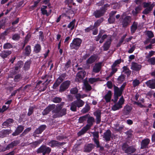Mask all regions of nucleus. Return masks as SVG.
Returning a JSON list of instances; mask_svg holds the SVG:
<instances>
[{
    "instance_id": "obj_27",
    "label": "nucleus",
    "mask_w": 155,
    "mask_h": 155,
    "mask_svg": "<svg viewBox=\"0 0 155 155\" xmlns=\"http://www.w3.org/2000/svg\"><path fill=\"white\" fill-rule=\"evenodd\" d=\"M111 40L110 38L107 39L103 46L104 51H106L109 49L111 43Z\"/></svg>"
},
{
    "instance_id": "obj_47",
    "label": "nucleus",
    "mask_w": 155,
    "mask_h": 155,
    "mask_svg": "<svg viewBox=\"0 0 155 155\" xmlns=\"http://www.w3.org/2000/svg\"><path fill=\"white\" fill-rule=\"evenodd\" d=\"M12 132V131L11 130L6 129L2 130L1 133L3 135L5 136L11 133Z\"/></svg>"
},
{
    "instance_id": "obj_6",
    "label": "nucleus",
    "mask_w": 155,
    "mask_h": 155,
    "mask_svg": "<svg viewBox=\"0 0 155 155\" xmlns=\"http://www.w3.org/2000/svg\"><path fill=\"white\" fill-rule=\"evenodd\" d=\"M122 149L124 151L125 153L131 154L134 153L136 149L132 146H129L126 143H124L122 146Z\"/></svg>"
},
{
    "instance_id": "obj_5",
    "label": "nucleus",
    "mask_w": 155,
    "mask_h": 155,
    "mask_svg": "<svg viewBox=\"0 0 155 155\" xmlns=\"http://www.w3.org/2000/svg\"><path fill=\"white\" fill-rule=\"evenodd\" d=\"M82 40L79 38H74L70 44V48L72 49L77 50L81 46Z\"/></svg>"
},
{
    "instance_id": "obj_56",
    "label": "nucleus",
    "mask_w": 155,
    "mask_h": 155,
    "mask_svg": "<svg viewBox=\"0 0 155 155\" xmlns=\"http://www.w3.org/2000/svg\"><path fill=\"white\" fill-rule=\"evenodd\" d=\"M134 104L137 105L138 106H139L140 107H147V105H146L145 104H141V103L137 102H134Z\"/></svg>"
},
{
    "instance_id": "obj_51",
    "label": "nucleus",
    "mask_w": 155,
    "mask_h": 155,
    "mask_svg": "<svg viewBox=\"0 0 155 155\" xmlns=\"http://www.w3.org/2000/svg\"><path fill=\"white\" fill-rule=\"evenodd\" d=\"M20 38V35L18 34H15L12 36V38L14 40H18Z\"/></svg>"
},
{
    "instance_id": "obj_13",
    "label": "nucleus",
    "mask_w": 155,
    "mask_h": 155,
    "mask_svg": "<svg viewBox=\"0 0 155 155\" xmlns=\"http://www.w3.org/2000/svg\"><path fill=\"white\" fill-rule=\"evenodd\" d=\"M105 12V8H101L100 9L96 10L94 11L93 15L96 18H99L103 16Z\"/></svg>"
},
{
    "instance_id": "obj_17",
    "label": "nucleus",
    "mask_w": 155,
    "mask_h": 155,
    "mask_svg": "<svg viewBox=\"0 0 155 155\" xmlns=\"http://www.w3.org/2000/svg\"><path fill=\"white\" fill-rule=\"evenodd\" d=\"M86 74V72L84 70L78 72L76 75V81H79L83 79L85 77Z\"/></svg>"
},
{
    "instance_id": "obj_59",
    "label": "nucleus",
    "mask_w": 155,
    "mask_h": 155,
    "mask_svg": "<svg viewBox=\"0 0 155 155\" xmlns=\"http://www.w3.org/2000/svg\"><path fill=\"white\" fill-rule=\"evenodd\" d=\"M61 83L59 81H58L56 80L53 84L52 86V88L54 89H56V88Z\"/></svg>"
},
{
    "instance_id": "obj_58",
    "label": "nucleus",
    "mask_w": 155,
    "mask_h": 155,
    "mask_svg": "<svg viewBox=\"0 0 155 155\" xmlns=\"http://www.w3.org/2000/svg\"><path fill=\"white\" fill-rule=\"evenodd\" d=\"M61 100V98L59 97H55L53 99V102L55 103H59L60 102Z\"/></svg>"
},
{
    "instance_id": "obj_26",
    "label": "nucleus",
    "mask_w": 155,
    "mask_h": 155,
    "mask_svg": "<svg viewBox=\"0 0 155 155\" xmlns=\"http://www.w3.org/2000/svg\"><path fill=\"white\" fill-rule=\"evenodd\" d=\"M54 105H51L46 107L42 112L43 115L48 114L51 110L54 109L55 108Z\"/></svg>"
},
{
    "instance_id": "obj_44",
    "label": "nucleus",
    "mask_w": 155,
    "mask_h": 155,
    "mask_svg": "<svg viewBox=\"0 0 155 155\" xmlns=\"http://www.w3.org/2000/svg\"><path fill=\"white\" fill-rule=\"evenodd\" d=\"M25 55H28L30 54L31 51L30 46L29 45L27 46L25 48Z\"/></svg>"
},
{
    "instance_id": "obj_30",
    "label": "nucleus",
    "mask_w": 155,
    "mask_h": 155,
    "mask_svg": "<svg viewBox=\"0 0 155 155\" xmlns=\"http://www.w3.org/2000/svg\"><path fill=\"white\" fill-rule=\"evenodd\" d=\"M12 53L11 51H4L0 54V56L3 58H5L7 57Z\"/></svg>"
},
{
    "instance_id": "obj_39",
    "label": "nucleus",
    "mask_w": 155,
    "mask_h": 155,
    "mask_svg": "<svg viewBox=\"0 0 155 155\" xmlns=\"http://www.w3.org/2000/svg\"><path fill=\"white\" fill-rule=\"evenodd\" d=\"M104 20V18H101L100 19L97 20L94 23V26H93L94 28L97 27H98L100 24L102 23Z\"/></svg>"
},
{
    "instance_id": "obj_9",
    "label": "nucleus",
    "mask_w": 155,
    "mask_h": 155,
    "mask_svg": "<svg viewBox=\"0 0 155 155\" xmlns=\"http://www.w3.org/2000/svg\"><path fill=\"white\" fill-rule=\"evenodd\" d=\"M132 20L131 17L130 16H126L124 17H122L121 21L122 27L126 28L128 26Z\"/></svg>"
},
{
    "instance_id": "obj_20",
    "label": "nucleus",
    "mask_w": 155,
    "mask_h": 155,
    "mask_svg": "<svg viewBox=\"0 0 155 155\" xmlns=\"http://www.w3.org/2000/svg\"><path fill=\"white\" fill-rule=\"evenodd\" d=\"M20 143L19 140H14L11 143L7 145L5 148V150H8L10 149L13 148L14 147L16 146Z\"/></svg>"
},
{
    "instance_id": "obj_52",
    "label": "nucleus",
    "mask_w": 155,
    "mask_h": 155,
    "mask_svg": "<svg viewBox=\"0 0 155 155\" xmlns=\"http://www.w3.org/2000/svg\"><path fill=\"white\" fill-rule=\"evenodd\" d=\"M147 35L149 38H153L154 36V34L153 32L150 31H148L147 32Z\"/></svg>"
},
{
    "instance_id": "obj_63",
    "label": "nucleus",
    "mask_w": 155,
    "mask_h": 155,
    "mask_svg": "<svg viewBox=\"0 0 155 155\" xmlns=\"http://www.w3.org/2000/svg\"><path fill=\"white\" fill-rule=\"evenodd\" d=\"M9 107V106H6V105H3L2 108H0V112H3L6 110Z\"/></svg>"
},
{
    "instance_id": "obj_21",
    "label": "nucleus",
    "mask_w": 155,
    "mask_h": 155,
    "mask_svg": "<svg viewBox=\"0 0 155 155\" xmlns=\"http://www.w3.org/2000/svg\"><path fill=\"white\" fill-rule=\"evenodd\" d=\"M20 143L19 140H14L11 143L7 145L5 148V150H8L10 149L13 148L14 147L16 146Z\"/></svg>"
},
{
    "instance_id": "obj_49",
    "label": "nucleus",
    "mask_w": 155,
    "mask_h": 155,
    "mask_svg": "<svg viewBox=\"0 0 155 155\" xmlns=\"http://www.w3.org/2000/svg\"><path fill=\"white\" fill-rule=\"evenodd\" d=\"M98 78H90L89 79L88 81L91 84H93L94 82H97L99 80Z\"/></svg>"
},
{
    "instance_id": "obj_61",
    "label": "nucleus",
    "mask_w": 155,
    "mask_h": 155,
    "mask_svg": "<svg viewBox=\"0 0 155 155\" xmlns=\"http://www.w3.org/2000/svg\"><path fill=\"white\" fill-rule=\"evenodd\" d=\"M34 107H30L28 109V111L27 115L28 116H30L33 113Z\"/></svg>"
},
{
    "instance_id": "obj_41",
    "label": "nucleus",
    "mask_w": 155,
    "mask_h": 155,
    "mask_svg": "<svg viewBox=\"0 0 155 155\" xmlns=\"http://www.w3.org/2000/svg\"><path fill=\"white\" fill-rule=\"evenodd\" d=\"M66 76V73L62 74L59 77L57 80L61 83L63 81Z\"/></svg>"
},
{
    "instance_id": "obj_18",
    "label": "nucleus",
    "mask_w": 155,
    "mask_h": 155,
    "mask_svg": "<svg viewBox=\"0 0 155 155\" xmlns=\"http://www.w3.org/2000/svg\"><path fill=\"white\" fill-rule=\"evenodd\" d=\"M103 136V138L106 141H109L112 137L111 132L110 130L108 129L104 133Z\"/></svg>"
},
{
    "instance_id": "obj_31",
    "label": "nucleus",
    "mask_w": 155,
    "mask_h": 155,
    "mask_svg": "<svg viewBox=\"0 0 155 155\" xmlns=\"http://www.w3.org/2000/svg\"><path fill=\"white\" fill-rule=\"evenodd\" d=\"M132 109V107L128 105H126L124 107V113L125 115H128Z\"/></svg>"
},
{
    "instance_id": "obj_60",
    "label": "nucleus",
    "mask_w": 155,
    "mask_h": 155,
    "mask_svg": "<svg viewBox=\"0 0 155 155\" xmlns=\"http://www.w3.org/2000/svg\"><path fill=\"white\" fill-rule=\"evenodd\" d=\"M21 75L20 74H18L16 75L14 78V80L15 82L19 81L20 79Z\"/></svg>"
},
{
    "instance_id": "obj_40",
    "label": "nucleus",
    "mask_w": 155,
    "mask_h": 155,
    "mask_svg": "<svg viewBox=\"0 0 155 155\" xmlns=\"http://www.w3.org/2000/svg\"><path fill=\"white\" fill-rule=\"evenodd\" d=\"M90 107L88 104H86L85 107L83 108L81 111L83 113H85L88 112L90 110Z\"/></svg>"
},
{
    "instance_id": "obj_34",
    "label": "nucleus",
    "mask_w": 155,
    "mask_h": 155,
    "mask_svg": "<svg viewBox=\"0 0 155 155\" xmlns=\"http://www.w3.org/2000/svg\"><path fill=\"white\" fill-rule=\"evenodd\" d=\"M142 8V7L140 5L136 7L134 10L132 11V13L133 15H136L141 11Z\"/></svg>"
},
{
    "instance_id": "obj_12",
    "label": "nucleus",
    "mask_w": 155,
    "mask_h": 155,
    "mask_svg": "<svg viewBox=\"0 0 155 155\" xmlns=\"http://www.w3.org/2000/svg\"><path fill=\"white\" fill-rule=\"evenodd\" d=\"M150 74L152 76L155 77V70L152 72ZM145 84L150 88L152 89L155 88V79L149 80Z\"/></svg>"
},
{
    "instance_id": "obj_55",
    "label": "nucleus",
    "mask_w": 155,
    "mask_h": 155,
    "mask_svg": "<svg viewBox=\"0 0 155 155\" xmlns=\"http://www.w3.org/2000/svg\"><path fill=\"white\" fill-rule=\"evenodd\" d=\"M70 93L73 94H76L78 92V90L76 87H74L71 88L70 91Z\"/></svg>"
},
{
    "instance_id": "obj_43",
    "label": "nucleus",
    "mask_w": 155,
    "mask_h": 155,
    "mask_svg": "<svg viewBox=\"0 0 155 155\" xmlns=\"http://www.w3.org/2000/svg\"><path fill=\"white\" fill-rule=\"evenodd\" d=\"M125 76L123 74H121L117 78L118 83L119 84L122 83L125 79Z\"/></svg>"
},
{
    "instance_id": "obj_11",
    "label": "nucleus",
    "mask_w": 155,
    "mask_h": 155,
    "mask_svg": "<svg viewBox=\"0 0 155 155\" xmlns=\"http://www.w3.org/2000/svg\"><path fill=\"white\" fill-rule=\"evenodd\" d=\"M71 83L70 81L68 80L66 81L63 82L60 86L59 91L60 92H62L65 91L68 88Z\"/></svg>"
},
{
    "instance_id": "obj_22",
    "label": "nucleus",
    "mask_w": 155,
    "mask_h": 155,
    "mask_svg": "<svg viewBox=\"0 0 155 155\" xmlns=\"http://www.w3.org/2000/svg\"><path fill=\"white\" fill-rule=\"evenodd\" d=\"M102 64V62L96 63L93 67L92 71L95 73H98L101 70Z\"/></svg>"
},
{
    "instance_id": "obj_48",
    "label": "nucleus",
    "mask_w": 155,
    "mask_h": 155,
    "mask_svg": "<svg viewBox=\"0 0 155 155\" xmlns=\"http://www.w3.org/2000/svg\"><path fill=\"white\" fill-rule=\"evenodd\" d=\"M12 45L10 43H7L4 45L3 48L4 49H9L12 48Z\"/></svg>"
},
{
    "instance_id": "obj_25",
    "label": "nucleus",
    "mask_w": 155,
    "mask_h": 155,
    "mask_svg": "<svg viewBox=\"0 0 155 155\" xmlns=\"http://www.w3.org/2000/svg\"><path fill=\"white\" fill-rule=\"evenodd\" d=\"M150 142V140L148 138L143 140L141 143V148L145 149L147 147Z\"/></svg>"
},
{
    "instance_id": "obj_10",
    "label": "nucleus",
    "mask_w": 155,
    "mask_h": 155,
    "mask_svg": "<svg viewBox=\"0 0 155 155\" xmlns=\"http://www.w3.org/2000/svg\"><path fill=\"white\" fill-rule=\"evenodd\" d=\"M124 100L122 96L119 100L118 102L116 103L112 107V109L113 110H116L121 108L124 104Z\"/></svg>"
},
{
    "instance_id": "obj_3",
    "label": "nucleus",
    "mask_w": 155,
    "mask_h": 155,
    "mask_svg": "<svg viewBox=\"0 0 155 155\" xmlns=\"http://www.w3.org/2000/svg\"><path fill=\"white\" fill-rule=\"evenodd\" d=\"M84 104V102L81 100L75 101L70 104V109L72 111H76L77 107L79 108L82 107Z\"/></svg>"
},
{
    "instance_id": "obj_38",
    "label": "nucleus",
    "mask_w": 155,
    "mask_h": 155,
    "mask_svg": "<svg viewBox=\"0 0 155 155\" xmlns=\"http://www.w3.org/2000/svg\"><path fill=\"white\" fill-rule=\"evenodd\" d=\"M123 72L127 74V76H129L130 74L131 71L127 68V66H124L123 68Z\"/></svg>"
},
{
    "instance_id": "obj_53",
    "label": "nucleus",
    "mask_w": 155,
    "mask_h": 155,
    "mask_svg": "<svg viewBox=\"0 0 155 155\" xmlns=\"http://www.w3.org/2000/svg\"><path fill=\"white\" fill-rule=\"evenodd\" d=\"M140 84V82L138 80L136 79L133 81L132 84L134 87L138 86Z\"/></svg>"
},
{
    "instance_id": "obj_19",
    "label": "nucleus",
    "mask_w": 155,
    "mask_h": 155,
    "mask_svg": "<svg viewBox=\"0 0 155 155\" xmlns=\"http://www.w3.org/2000/svg\"><path fill=\"white\" fill-rule=\"evenodd\" d=\"M14 120L11 118H9L4 122L2 124L3 127L6 128L8 127L14 123Z\"/></svg>"
},
{
    "instance_id": "obj_8",
    "label": "nucleus",
    "mask_w": 155,
    "mask_h": 155,
    "mask_svg": "<svg viewBox=\"0 0 155 155\" xmlns=\"http://www.w3.org/2000/svg\"><path fill=\"white\" fill-rule=\"evenodd\" d=\"M51 149L45 145H42L37 150L36 152L38 153H42L43 155L46 153L49 154L51 151Z\"/></svg>"
},
{
    "instance_id": "obj_32",
    "label": "nucleus",
    "mask_w": 155,
    "mask_h": 155,
    "mask_svg": "<svg viewBox=\"0 0 155 155\" xmlns=\"http://www.w3.org/2000/svg\"><path fill=\"white\" fill-rule=\"evenodd\" d=\"M112 96L111 91H109L105 95L104 98L106 100V102H108L110 101Z\"/></svg>"
},
{
    "instance_id": "obj_33",
    "label": "nucleus",
    "mask_w": 155,
    "mask_h": 155,
    "mask_svg": "<svg viewBox=\"0 0 155 155\" xmlns=\"http://www.w3.org/2000/svg\"><path fill=\"white\" fill-rule=\"evenodd\" d=\"M97 58L94 55H91L86 61L87 64H91L94 62L96 60Z\"/></svg>"
},
{
    "instance_id": "obj_1",
    "label": "nucleus",
    "mask_w": 155,
    "mask_h": 155,
    "mask_svg": "<svg viewBox=\"0 0 155 155\" xmlns=\"http://www.w3.org/2000/svg\"><path fill=\"white\" fill-rule=\"evenodd\" d=\"M64 103H62L60 104H58L55 108L52 111L53 117L56 118L58 117H61L66 114V109L64 108L62 109Z\"/></svg>"
},
{
    "instance_id": "obj_15",
    "label": "nucleus",
    "mask_w": 155,
    "mask_h": 155,
    "mask_svg": "<svg viewBox=\"0 0 155 155\" xmlns=\"http://www.w3.org/2000/svg\"><path fill=\"white\" fill-rule=\"evenodd\" d=\"M64 143H61L55 140H52L50 141L48 143V145L51 147H58L63 145Z\"/></svg>"
},
{
    "instance_id": "obj_35",
    "label": "nucleus",
    "mask_w": 155,
    "mask_h": 155,
    "mask_svg": "<svg viewBox=\"0 0 155 155\" xmlns=\"http://www.w3.org/2000/svg\"><path fill=\"white\" fill-rule=\"evenodd\" d=\"M23 64V63L22 61H19L15 65V70L17 71L20 69L21 68Z\"/></svg>"
},
{
    "instance_id": "obj_50",
    "label": "nucleus",
    "mask_w": 155,
    "mask_h": 155,
    "mask_svg": "<svg viewBox=\"0 0 155 155\" xmlns=\"http://www.w3.org/2000/svg\"><path fill=\"white\" fill-rule=\"evenodd\" d=\"M148 62L151 64L154 65L155 64V57H153L148 58Z\"/></svg>"
},
{
    "instance_id": "obj_4",
    "label": "nucleus",
    "mask_w": 155,
    "mask_h": 155,
    "mask_svg": "<svg viewBox=\"0 0 155 155\" xmlns=\"http://www.w3.org/2000/svg\"><path fill=\"white\" fill-rule=\"evenodd\" d=\"M143 5V7L145 8L142 12V13L145 15H147L150 13L155 6V4L153 3L151 4V2H144Z\"/></svg>"
},
{
    "instance_id": "obj_24",
    "label": "nucleus",
    "mask_w": 155,
    "mask_h": 155,
    "mask_svg": "<svg viewBox=\"0 0 155 155\" xmlns=\"http://www.w3.org/2000/svg\"><path fill=\"white\" fill-rule=\"evenodd\" d=\"M24 129V127L22 125H19L16 129L15 131L12 134L13 136H16L18 135L21 133Z\"/></svg>"
},
{
    "instance_id": "obj_28",
    "label": "nucleus",
    "mask_w": 155,
    "mask_h": 155,
    "mask_svg": "<svg viewBox=\"0 0 155 155\" xmlns=\"http://www.w3.org/2000/svg\"><path fill=\"white\" fill-rule=\"evenodd\" d=\"M138 23L136 21H134L130 26V32L131 33L133 34L136 31L137 28Z\"/></svg>"
},
{
    "instance_id": "obj_42",
    "label": "nucleus",
    "mask_w": 155,
    "mask_h": 155,
    "mask_svg": "<svg viewBox=\"0 0 155 155\" xmlns=\"http://www.w3.org/2000/svg\"><path fill=\"white\" fill-rule=\"evenodd\" d=\"M124 128V125L120 126L119 124H117L115 127V130L120 132Z\"/></svg>"
},
{
    "instance_id": "obj_37",
    "label": "nucleus",
    "mask_w": 155,
    "mask_h": 155,
    "mask_svg": "<svg viewBox=\"0 0 155 155\" xmlns=\"http://www.w3.org/2000/svg\"><path fill=\"white\" fill-rule=\"evenodd\" d=\"M41 50V46L39 44H36L34 48V51L36 53L40 52Z\"/></svg>"
},
{
    "instance_id": "obj_7",
    "label": "nucleus",
    "mask_w": 155,
    "mask_h": 155,
    "mask_svg": "<svg viewBox=\"0 0 155 155\" xmlns=\"http://www.w3.org/2000/svg\"><path fill=\"white\" fill-rule=\"evenodd\" d=\"M126 85V83L124 82L120 88L117 86H114V94L121 96L124 90Z\"/></svg>"
},
{
    "instance_id": "obj_36",
    "label": "nucleus",
    "mask_w": 155,
    "mask_h": 155,
    "mask_svg": "<svg viewBox=\"0 0 155 155\" xmlns=\"http://www.w3.org/2000/svg\"><path fill=\"white\" fill-rule=\"evenodd\" d=\"M43 141L42 139H39L38 140L35 141L32 143H30L31 146L34 148L36 147L37 146L40 144Z\"/></svg>"
},
{
    "instance_id": "obj_2",
    "label": "nucleus",
    "mask_w": 155,
    "mask_h": 155,
    "mask_svg": "<svg viewBox=\"0 0 155 155\" xmlns=\"http://www.w3.org/2000/svg\"><path fill=\"white\" fill-rule=\"evenodd\" d=\"M87 124L78 132V135L79 136L83 135L90 128V127L92 126L93 124V123L94 122V119L93 117H87Z\"/></svg>"
},
{
    "instance_id": "obj_62",
    "label": "nucleus",
    "mask_w": 155,
    "mask_h": 155,
    "mask_svg": "<svg viewBox=\"0 0 155 155\" xmlns=\"http://www.w3.org/2000/svg\"><path fill=\"white\" fill-rule=\"evenodd\" d=\"M30 62L29 61H27L25 62L24 66V68L25 69H28L30 68Z\"/></svg>"
},
{
    "instance_id": "obj_23",
    "label": "nucleus",
    "mask_w": 155,
    "mask_h": 155,
    "mask_svg": "<svg viewBox=\"0 0 155 155\" xmlns=\"http://www.w3.org/2000/svg\"><path fill=\"white\" fill-rule=\"evenodd\" d=\"M45 125H42L36 129L34 132V134H41L46 128ZM35 134H34L33 135Z\"/></svg>"
},
{
    "instance_id": "obj_45",
    "label": "nucleus",
    "mask_w": 155,
    "mask_h": 155,
    "mask_svg": "<svg viewBox=\"0 0 155 155\" xmlns=\"http://www.w3.org/2000/svg\"><path fill=\"white\" fill-rule=\"evenodd\" d=\"M88 115H85L79 117V122L81 123H83L86 120L87 118Z\"/></svg>"
},
{
    "instance_id": "obj_46",
    "label": "nucleus",
    "mask_w": 155,
    "mask_h": 155,
    "mask_svg": "<svg viewBox=\"0 0 155 155\" xmlns=\"http://www.w3.org/2000/svg\"><path fill=\"white\" fill-rule=\"evenodd\" d=\"M75 22V21L74 20L71 22L68 25V28H70L71 30L73 29L74 27Z\"/></svg>"
},
{
    "instance_id": "obj_57",
    "label": "nucleus",
    "mask_w": 155,
    "mask_h": 155,
    "mask_svg": "<svg viewBox=\"0 0 155 155\" xmlns=\"http://www.w3.org/2000/svg\"><path fill=\"white\" fill-rule=\"evenodd\" d=\"M92 134L94 137L93 139H98L99 135L98 132H93L92 133Z\"/></svg>"
},
{
    "instance_id": "obj_14",
    "label": "nucleus",
    "mask_w": 155,
    "mask_h": 155,
    "mask_svg": "<svg viewBox=\"0 0 155 155\" xmlns=\"http://www.w3.org/2000/svg\"><path fill=\"white\" fill-rule=\"evenodd\" d=\"M95 145L93 143L86 144L84 146L83 152L86 153H89L92 151Z\"/></svg>"
},
{
    "instance_id": "obj_29",
    "label": "nucleus",
    "mask_w": 155,
    "mask_h": 155,
    "mask_svg": "<svg viewBox=\"0 0 155 155\" xmlns=\"http://www.w3.org/2000/svg\"><path fill=\"white\" fill-rule=\"evenodd\" d=\"M101 111L99 110H97L94 112V115L96 117V123L97 124H99L101 122Z\"/></svg>"
},
{
    "instance_id": "obj_16",
    "label": "nucleus",
    "mask_w": 155,
    "mask_h": 155,
    "mask_svg": "<svg viewBox=\"0 0 155 155\" xmlns=\"http://www.w3.org/2000/svg\"><path fill=\"white\" fill-rule=\"evenodd\" d=\"M142 68V65L135 62H132L131 63V69L137 71H139Z\"/></svg>"
},
{
    "instance_id": "obj_54",
    "label": "nucleus",
    "mask_w": 155,
    "mask_h": 155,
    "mask_svg": "<svg viewBox=\"0 0 155 155\" xmlns=\"http://www.w3.org/2000/svg\"><path fill=\"white\" fill-rule=\"evenodd\" d=\"M71 62L70 60H69L64 65V68L65 69H68V68L71 67Z\"/></svg>"
},
{
    "instance_id": "obj_64",
    "label": "nucleus",
    "mask_w": 155,
    "mask_h": 155,
    "mask_svg": "<svg viewBox=\"0 0 155 155\" xmlns=\"http://www.w3.org/2000/svg\"><path fill=\"white\" fill-rule=\"evenodd\" d=\"M155 53V51H151L149 52L148 55L146 57L147 58H150Z\"/></svg>"
}]
</instances>
